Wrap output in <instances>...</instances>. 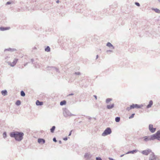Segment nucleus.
Instances as JSON below:
<instances>
[{
  "label": "nucleus",
  "mask_w": 160,
  "mask_h": 160,
  "mask_svg": "<svg viewBox=\"0 0 160 160\" xmlns=\"http://www.w3.org/2000/svg\"><path fill=\"white\" fill-rule=\"evenodd\" d=\"M24 135L23 132L18 131L12 132L10 133V136L11 138H14L16 141L18 142H20L23 139Z\"/></svg>",
  "instance_id": "nucleus-1"
},
{
  "label": "nucleus",
  "mask_w": 160,
  "mask_h": 160,
  "mask_svg": "<svg viewBox=\"0 0 160 160\" xmlns=\"http://www.w3.org/2000/svg\"><path fill=\"white\" fill-rule=\"evenodd\" d=\"M5 62L7 63L8 65L11 67H13L16 64L18 59L17 58H14L13 61L11 62L12 58L10 57H7L5 58Z\"/></svg>",
  "instance_id": "nucleus-2"
},
{
  "label": "nucleus",
  "mask_w": 160,
  "mask_h": 160,
  "mask_svg": "<svg viewBox=\"0 0 160 160\" xmlns=\"http://www.w3.org/2000/svg\"><path fill=\"white\" fill-rule=\"evenodd\" d=\"M154 137V136H153V134H152L150 136H145L143 137L142 138H143V141L144 142H147L151 140H155Z\"/></svg>",
  "instance_id": "nucleus-3"
},
{
  "label": "nucleus",
  "mask_w": 160,
  "mask_h": 160,
  "mask_svg": "<svg viewBox=\"0 0 160 160\" xmlns=\"http://www.w3.org/2000/svg\"><path fill=\"white\" fill-rule=\"evenodd\" d=\"M63 114L64 117L67 118L70 116H74V115L72 114L67 109H65L63 112Z\"/></svg>",
  "instance_id": "nucleus-4"
},
{
  "label": "nucleus",
  "mask_w": 160,
  "mask_h": 160,
  "mask_svg": "<svg viewBox=\"0 0 160 160\" xmlns=\"http://www.w3.org/2000/svg\"><path fill=\"white\" fill-rule=\"evenodd\" d=\"M112 133V130L110 128H107L102 133V136H105L110 134Z\"/></svg>",
  "instance_id": "nucleus-5"
},
{
  "label": "nucleus",
  "mask_w": 160,
  "mask_h": 160,
  "mask_svg": "<svg viewBox=\"0 0 160 160\" xmlns=\"http://www.w3.org/2000/svg\"><path fill=\"white\" fill-rule=\"evenodd\" d=\"M154 136V138L155 140L157 139L158 140L160 141V130H158L156 133L153 134Z\"/></svg>",
  "instance_id": "nucleus-6"
},
{
  "label": "nucleus",
  "mask_w": 160,
  "mask_h": 160,
  "mask_svg": "<svg viewBox=\"0 0 160 160\" xmlns=\"http://www.w3.org/2000/svg\"><path fill=\"white\" fill-rule=\"evenodd\" d=\"M152 152L151 150L150 149L143 150L141 152L142 154L146 156L148 155L150 153H151V154H152Z\"/></svg>",
  "instance_id": "nucleus-7"
},
{
  "label": "nucleus",
  "mask_w": 160,
  "mask_h": 160,
  "mask_svg": "<svg viewBox=\"0 0 160 160\" xmlns=\"http://www.w3.org/2000/svg\"><path fill=\"white\" fill-rule=\"evenodd\" d=\"M149 160H157L156 156L153 152L150 154Z\"/></svg>",
  "instance_id": "nucleus-8"
},
{
  "label": "nucleus",
  "mask_w": 160,
  "mask_h": 160,
  "mask_svg": "<svg viewBox=\"0 0 160 160\" xmlns=\"http://www.w3.org/2000/svg\"><path fill=\"white\" fill-rule=\"evenodd\" d=\"M149 128L150 131L152 132H154L156 130V128H153V125L152 124H150L149 126Z\"/></svg>",
  "instance_id": "nucleus-9"
},
{
  "label": "nucleus",
  "mask_w": 160,
  "mask_h": 160,
  "mask_svg": "<svg viewBox=\"0 0 160 160\" xmlns=\"http://www.w3.org/2000/svg\"><path fill=\"white\" fill-rule=\"evenodd\" d=\"M143 106V105H138L137 104H133L131 105V107L133 109L136 108H141Z\"/></svg>",
  "instance_id": "nucleus-10"
},
{
  "label": "nucleus",
  "mask_w": 160,
  "mask_h": 160,
  "mask_svg": "<svg viewBox=\"0 0 160 160\" xmlns=\"http://www.w3.org/2000/svg\"><path fill=\"white\" fill-rule=\"evenodd\" d=\"M106 46L112 49H114L115 48L109 42H108L107 43Z\"/></svg>",
  "instance_id": "nucleus-11"
},
{
  "label": "nucleus",
  "mask_w": 160,
  "mask_h": 160,
  "mask_svg": "<svg viewBox=\"0 0 160 160\" xmlns=\"http://www.w3.org/2000/svg\"><path fill=\"white\" fill-rule=\"evenodd\" d=\"M7 51H10L11 52H13L16 51V49L15 48H9L8 49H5L4 52Z\"/></svg>",
  "instance_id": "nucleus-12"
},
{
  "label": "nucleus",
  "mask_w": 160,
  "mask_h": 160,
  "mask_svg": "<svg viewBox=\"0 0 160 160\" xmlns=\"http://www.w3.org/2000/svg\"><path fill=\"white\" fill-rule=\"evenodd\" d=\"M138 150H137L136 149L134 150H132V151H130L128 152H127L126 153V154H129V153L133 154L134 153L137 152H138Z\"/></svg>",
  "instance_id": "nucleus-13"
},
{
  "label": "nucleus",
  "mask_w": 160,
  "mask_h": 160,
  "mask_svg": "<svg viewBox=\"0 0 160 160\" xmlns=\"http://www.w3.org/2000/svg\"><path fill=\"white\" fill-rule=\"evenodd\" d=\"M114 104L112 103L111 105H108L107 106V108L109 109L112 108L114 107Z\"/></svg>",
  "instance_id": "nucleus-14"
},
{
  "label": "nucleus",
  "mask_w": 160,
  "mask_h": 160,
  "mask_svg": "<svg viewBox=\"0 0 160 160\" xmlns=\"http://www.w3.org/2000/svg\"><path fill=\"white\" fill-rule=\"evenodd\" d=\"M38 142L39 143H40L42 142V143L43 144L45 142V140L43 139L39 138L38 139Z\"/></svg>",
  "instance_id": "nucleus-15"
},
{
  "label": "nucleus",
  "mask_w": 160,
  "mask_h": 160,
  "mask_svg": "<svg viewBox=\"0 0 160 160\" xmlns=\"http://www.w3.org/2000/svg\"><path fill=\"white\" fill-rule=\"evenodd\" d=\"M153 104V102L152 100H150L147 106V108H149L151 107Z\"/></svg>",
  "instance_id": "nucleus-16"
},
{
  "label": "nucleus",
  "mask_w": 160,
  "mask_h": 160,
  "mask_svg": "<svg viewBox=\"0 0 160 160\" xmlns=\"http://www.w3.org/2000/svg\"><path fill=\"white\" fill-rule=\"evenodd\" d=\"M1 93L4 96L7 95L8 92L6 90H2L1 91Z\"/></svg>",
  "instance_id": "nucleus-17"
},
{
  "label": "nucleus",
  "mask_w": 160,
  "mask_h": 160,
  "mask_svg": "<svg viewBox=\"0 0 160 160\" xmlns=\"http://www.w3.org/2000/svg\"><path fill=\"white\" fill-rule=\"evenodd\" d=\"M43 102H40L38 100L36 101V104L37 105L41 106L43 104Z\"/></svg>",
  "instance_id": "nucleus-18"
},
{
  "label": "nucleus",
  "mask_w": 160,
  "mask_h": 160,
  "mask_svg": "<svg viewBox=\"0 0 160 160\" xmlns=\"http://www.w3.org/2000/svg\"><path fill=\"white\" fill-rule=\"evenodd\" d=\"M152 10L156 12L157 13H160V10L157 8H152Z\"/></svg>",
  "instance_id": "nucleus-19"
},
{
  "label": "nucleus",
  "mask_w": 160,
  "mask_h": 160,
  "mask_svg": "<svg viewBox=\"0 0 160 160\" xmlns=\"http://www.w3.org/2000/svg\"><path fill=\"white\" fill-rule=\"evenodd\" d=\"M85 158L87 159H88L91 157V156H90V154L88 153H86L84 155Z\"/></svg>",
  "instance_id": "nucleus-20"
},
{
  "label": "nucleus",
  "mask_w": 160,
  "mask_h": 160,
  "mask_svg": "<svg viewBox=\"0 0 160 160\" xmlns=\"http://www.w3.org/2000/svg\"><path fill=\"white\" fill-rule=\"evenodd\" d=\"M66 102L65 100H63L62 101L60 102V105L61 106H62L63 105H65L66 104Z\"/></svg>",
  "instance_id": "nucleus-21"
},
{
  "label": "nucleus",
  "mask_w": 160,
  "mask_h": 160,
  "mask_svg": "<svg viewBox=\"0 0 160 160\" xmlns=\"http://www.w3.org/2000/svg\"><path fill=\"white\" fill-rule=\"evenodd\" d=\"M55 69L57 71V72L58 71V69L56 68H55L53 67H48V70H50L52 69Z\"/></svg>",
  "instance_id": "nucleus-22"
},
{
  "label": "nucleus",
  "mask_w": 160,
  "mask_h": 160,
  "mask_svg": "<svg viewBox=\"0 0 160 160\" xmlns=\"http://www.w3.org/2000/svg\"><path fill=\"white\" fill-rule=\"evenodd\" d=\"M55 126H53L52 128L50 129V131L52 133H53L55 129Z\"/></svg>",
  "instance_id": "nucleus-23"
},
{
  "label": "nucleus",
  "mask_w": 160,
  "mask_h": 160,
  "mask_svg": "<svg viewBox=\"0 0 160 160\" xmlns=\"http://www.w3.org/2000/svg\"><path fill=\"white\" fill-rule=\"evenodd\" d=\"M45 50L46 52H50V48L49 46H48L45 48Z\"/></svg>",
  "instance_id": "nucleus-24"
},
{
  "label": "nucleus",
  "mask_w": 160,
  "mask_h": 160,
  "mask_svg": "<svg viewBox=\"0 0 160 160\" xmlns=\"http://www.w3.org/2000/svg\"><path fill=\"white\" fill-rule=\"evenodd\" d=\"M112 100V99L111 98H108L106 99V102L107 103H108L109 102Z\"/></svg>",
  "instance_id": "nucleus-25"
},
{
  "label": "nucleus",
  "mask_w": 160,
  "mask_h": 160,
  "mask_svg": "<svg viewBox=\"0 0 160 160\" xmlns=\"http://www.w3.org/2000/svg\"><path fill=\"white\" fill-rule=\"evenodd\" d=\"M16 104L17 106L20 105L21 104V102L19 100H17L15 103Z\"/></svg>",
  "instance_id": "nucleus-26"
},
{
  "label": "nucleus",
  "mask_w": 160,
  "mask_h": 160,
  "mask_svg": "<svg viewBox=\"0 0 160 160\" xmlns=\"http://www.w3.org/2000/svg\"><path fill=\"white\" fill-rule=\"evenodd\" d=\"M120 118L119 117H117L115 118V121L116 122H119L120 121Z\"/></svg>",
  "instance_id": "nucleus-27"
},
{
  "label": "nucleus",
  "mask_w": 160,
  "mask_h": 160,
  "mask_svg": "<svg viewBox=\"0 0 160 160\" xmlns=\"http://www.w3.org/2000/svg\"><path fill=\"white\" fill-rule=\"evenodd\" d=\"M8 28H4L3 27H0V30L3 31L8 29Z\"/></svg>",
  "instance_id": "nucleus-28"
},
{
  "label": "nucleus",
  "mask_w": 160,
  "mask_h": 160,
  "mask_svg": "<svg viewBox=\"0 0 160 160\" xmlns=\"http://www.w3.org/2000/svg\"><path fill=\"white\" fill-rule=\"evenodd\" d=\"M20 94L21 95L22 97H24L25 96V94L23 91H21Z\"/></svg>",
  "instance_id": "nucleus-29"
},
{
  "label": "nucleus",
  "mask_w": 160,
  "mask_h": 160,
  "mask_svg": "<svg viewBox=\"0 0 160 160\" xmlns=\"http://www.w3.org/2000/svg\"><path fill=\"white\" fill-rule=\"evenodd\" d=\"M113 51L112 50H108L106 51V52L108 53V54H109V53L110 52H113Z\"/></svg>",
  "instance_id": "nucleus-30"
},
{
  "label": "nucleus",
  "mask_w": 160,
  "mask_h": 160,
  "mask_svg": "<svg viewBox=\"0 0 160 160\" xmlns=\"http://www.w3.org/2000/svg\"><path fill=\"white\" fill-rule=\"evenodd\" d=\"M3 137L4 138H5L6 137H7V133H6V132H4L3 134Z\"/></svg>",
  "instance_id": "nucleus-31"
},
{
  "label": "nucleus",
  "mask_w": 160,
  "mask_h": 160,
  "mask_svg": "<svg viewBox=\"0 0 160 160\" xmlns=\"http://www.w3.org/2000/svg\"><path fill=\"white\" fill-rule=\"evenodd\" d=\"M133 109L131 107V105L130 106V107H128L126 108V110L128 111H129L130 109Z\"/></svg>",
  "instance_id": "nucleus-32"
},
{
  "label": "nucleus",
  "mask_w": 160,
  "mask_h": 160,
  "mask_svg": "<svg viewBox=\"0 0 160 160\" xmlns=\"http://www.w3.org/2000/svg\"><path fill=\"white\" fill-rule=\"evenodd\" d=\"M135 115L134 113L132 114L131 116L129 117V119L132 118H133L134 115Z\"/></svg>",
  "instance_id": "nucleus-33"
},
{
  "label": "nucleus",
  "mask_w": 160,
  "mask_h": 160,
  "mask_svg": "<svg viewBox=\"0 0 160 160\" xmlns=\"http://www.w3.org/2000/svg\"><path fill=\"white\" fill-rule=\"evenodd\" d=\"M135 4L138 7H139L140 6V4L138 2H135Z\"/></svg>",
  "instance_id": "nucleus-34"
},
{
  "label": "nucleus",
  "mask_w": 160,
  "mask_h": 160,
  "mask_svg": "<svg viewBox=\"0 0 160 160\" xmlns=\"http://www.w3.org/2000/svg\"><path fill=\"white\" fill-rule=\"evenodd\" d=\"M75 74L76 75H80L81 74V73L80 72H76L75 73Z\"/></svg>",
  "instance_id": "nucleus-35"
},
{
  "label": "nucleus",
  "mask_w": 160,
  "mask_h": 160,
  "mask_svg": "<svg viewBox=\"0 0 160 160\" xmlns=\"http://www.w3.org/2000/svg\"><path fill=\"white\" fill-rule=\"evenodd\" d=\"M53 140L54 142H57V140H56V139L55 138H53Z\"/></svg>",
  "instance_id": "nucleus-36"
},
{
  "label": "nucleus",
  "mask_w": 160,
  "mask_h": 160,
  "mask_svg": "<svg viewBox=\"0 0 160 160\" xmlns=\"http://www.w3.org/2000/svg\"><path fill=\"white\" fill-rule=\"evenodd\" d=\"M96 160H102V159L100 158H96Z\"/></svg>",
  "instance_id": "nucleus-37"
},
{
  "label": "nucleus",
  "mask_w": 160,
  "mask_h": 160,
  "mask_svg": "<svg viewBox=\"0 0 160 160\" xmlns=\"http://www.w3.org/2000/svg\"><path fill=\"white\" fill-rule=\"evenodd\" d=\"M11 2H8L6 3V5H9L11 4Z\"/></svg>",
  "instance_id": "nucleus-38"
},
{
  "label": "nucleus",
  "mask_w": 160,
  "mask_h": 160,
  "mask_svg": "<svg viewBox=\"0 0 160 160\" xmlns=\"http://www.w3.org/2000/svg\"><path fill=\"white\" fill-rule=\"evenodd\" d=\"M63 139L64 140H65V141H66V140H67V139H68V138H67V137H66V138H64Z\"/></svg>",
  "instance_id": "nucleus-39"
},
{
  "label": "nucleus",
  "mask_w": 160,
  "mask_h": 160,
  "mask_svg": "<svg viewBox=\"0 0 160 160\" xmlns=\"http://www.w3.org/2000/svg\"><path fill=\"white\" fill-rule=\"evenodd\" d=\"M72 131H71L69 133V135H68V136H70L71 135V133H72Z\"/></svg>",
  "instance_id": "nucleus-40"
},
{
  "label": "nucleus",
  "mask_w": 160,
  "mask_h": 160,
  "mask_svg": "<svg viewBox=\"0 0 160 160\" xmlns=\"http://www.w3.org/2000/svg\"><path fill=\"white\" fill-rule=\"evenodd\" d=\"M93 96L96 100L97 99V96L96 95H94Z\"/></svg>",
  "instance_id": "nucleus-41"
},
{
  "label": "nucleus",
  "mask_w": 160,
  "mask_h": 160,
  "mask_svg": "<svg viewBox=\"0 0 160 160\" xmlns=\"http://www.w3.org/2000/svg\"><path fill=\"white\" fill-rule=\"evenodd\" d=\"M31 61L32 62H33V61H34V60H33V59H31Z\"/></svg>",
  "instance_id": "nucleus-42"
},
{
  "label": "nucleus",
  "mask_w": 160,
  "mask_h": 160,
  "mask_svg": "<svg viewBox=\"0 0 160 160\" xmlns=\"http://www.w3.org/2000/svg\"><path fill=\"white\" fill-rule=\"evenodd\" d=\"M59 0H57V1H56V2H57V3H59Z\"/></svg>",
  "instance_id": "nucleus-43"
},
{
  "label": "nucleus",
  "mask_w": 160,
  "mask_h": 160,
  "mask_svg": "<svg viewBox=\"0 0 160 160\" xmlns=\"http://www.w3.org/2000/svg\"><path fill=\"white\" fill-rule=\"evenodd\" d=\"M74 94L73 93H71L70 94H69L68 95L69 96H71V95H73Z\"/></svg>",
  "instance_id": "nucleus-44"
},
{
  "label": "nucleus",
  "mask_w": 160,
  "mask_h": 160,
  "mask_svg": "<svg viewBox=\"0 0 160 160\" xmlns=\"http://www.w3.org/2000/svg\"><path fill=\"white\" fill-rule=\"evenodd\" d=\"M59 142L60 144H61L62 143V142L61 141H59Z\"/></svg>",
  "instance_id": "nucleus-45"
},
{
  "label": "nucleus",
  "mask_w": 160,
  "mask_h": 160,
  "mask_svg": "<svg viewBox=\"0 0 160 160\" xmlns=\"http://www.w3.org/2000/svg\"><path fill=\"white\" fill-rule=\"evenodd\" d=\"M124 154H122V155L120 156V157H123V156H124Z\"/></svg>",
  "instance_id": "nucleus-46"
},
{
  "label": "nucleus",
  "mask_w": 160,
  "mask_h": 160,
  "mask_svg": "<svg viewBox=\"0 0 160 160\" xmlns=\"http://www.w3.org/2000/svg\"><path fill=\"white\" fill-rule=\"evenodd\" d=\"M98 58V55H97L96 56V58L97 59Z\"/></svg>",
  "instance_id": "nucleus-47"
},
{
  "label": "nucleus",
  "mask_w": 160,
  "mask_h": 160,
  "mask_svg": "<svg viewBox=\"0 0 160 160\" xmlns=\"http://www.w3.org/2000/svg\"><path fill=\"white\" fill-rule=\"evenodd\" d=\"M27 65V63L25 64L24 66H26Z\"/></svg>",
  "instance_id": "nucleus-48"
},
{
  "label": "nucleus",
  "mask_w": 160,
  "mask_h": 160,
  "mask_svg": "<svg viewBox=\"0 0 160 160\" xmlns=\"http://www.w3.org/2000/svg\"><path fill=\"white\" fill-rule=\"evenodd\" d=\"M158 0L159 2H160V0Z\"/></svg>",
  "instance_id": "nucleus-49"
}]
</instances>
